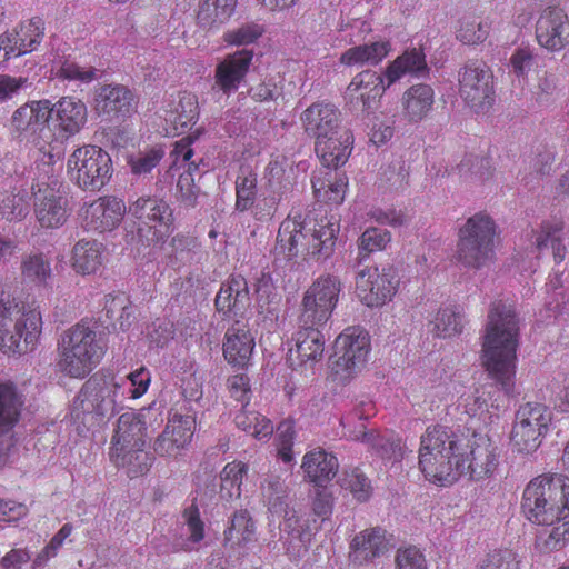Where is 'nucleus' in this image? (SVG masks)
Listing matches in <instances>:
<instances>
[{"label": "nucleus", "instance_id": "a211bd4d", "mask_svg": "<svg viewBox=\"0 0 569 569\" xmlns=\"http://www.w3.org/2000/svg\"><path fill=\"white\" fill-rule=\"evenodd\" d=\"M536 40L549 52H559L569 46V18L558 7H548L536 22Z\"/></svg>", "mask_w": 569, "mask_h": 569}, {"label": "nucleus", "instance_id": "c03bdc74", "mask_svg": "<svg viewBox=\"0 0 569 569\" xmlns=\"http://www.w3.org/2000/svg\"><path fill=\"white\" fill-rule=\"evenodd\" d=\"M461 316L456 307L439 308L432 320L429 321V331L438 338L452 337L461 331Z\"/></svg>", "mask_w": 569, "mask_h": 569}, {"label": "nucleus", "instance_id": "72a5a7b5", "mask_svg": "<svg viewBox=\"0 0 569 569\" xmlns=\"http://www.w3.org/2000/svg\"><path fill=\"white\" fill-rule=\"evenodd\" d=\"M428 72L429 68L426 61V54L421 49L413 48L405 51L388 66L385 78L387 79V87H390L405 74L423 78Z\"/></svg>", "mask_w": 569, "mask_h": 569}, {"label": "nucleus", "instance_id": "bb28decb", "mask_svg": "<svg viewBox=\"0 0 569 569\" xmlns=\"http://www.w3.org/2000/svg\"><path fill=\"white\" fill-rule=\"evenodd\" d=\"M352 134L346 129L316 140V153L327 168H338L346 163L352 149Z\"/></svg>", "mask_w": 569, "mask_h": 569}, {"label": "nucleus", "instance_id": "4d7b16f0", "mask_svg": "<svg viewBox=\"0 0 569 569\" xmlns=\"http://www.w3.org/2000/svg\"><path fill=\"white\" fill-rule=\"evenodd\" d=\"M262 495L267 499L271 512H281L287 505V486L284 481L276 475L268 476L262 483Z\"/></svg>", "mask_w": 569, "mask_h": 569}, {"label": "nucleus", "instance_id": "e433bc0d", "mask_svg": "<svg viewBox=\"0 0 569 569\" xmlns=\"http://www.w3.org/2000/svg\"><path fill=\"white\" fill-rule=\"evenodd\" d=\"M24 396L11 381L0 382V433L10 431L19 421Z\"/></svg>", "mask_w": 569, "mask_h": 569}, {"label": "nucleus", "instance_id": "0e129e2a", "mask_svg": "<svg viewBox=\"0 0 569 569\" xmlns=\"http://www.w3.org/2000/svg\"><path fill=\"white\" fill-rule=\"evenodd\" d=\"M488 37V27L475 19L463 20L457 31V39L465 44H478Z\"/></svg>", "mask_w": 569, "mask_h": 569}, {"label": "nucleus", "instance_id": "e2e57ef3", "mask_svg": "<svg viewBox=\"0 0 569 569\" xmlns=\"http://www.w3.org/2000/svg\"><path fill=\"white\" fill-rule=\"evenodd\" d=\"M198 169V164L192 162L189 164V169L181 173L178 182V200L186 207H194L198 198V190L193 184L192 171Z\"/></svg>", "mask_w": 569, "mask_h": 569}, {"label": "nucleus", "instance_id": "6e6552de", "mask_svg": "<svg viewBox=\"0 0 569 569\" xmlns=\"http://www.w3.org/2000/svg\"><path fill=\"white\" fill-rule=\"evenodd\" d=\"M126 393L123 383L116 379L91 378L82 386L73 401L76 417L86 419V416L103 419L111 417L122 408Z\"/></svg>", "mask_w": 569, "mask_h": 569}, {"label": "nucleus", "instance_id": "f8f14e48", "mask_svg": "<svg viewBox=\"0 0 569 569\" xmlns=\"http://www.w3.org/2000/svg\"><path fill=\"white\" fill-rule=\"evenodd\" d=\"M341 282L335 276L318 278L303 293L299 323L325 327L338 302Z\"/></svg>", "mask_w": 569, "mask_h": 569}, {"label": "nucleus", "instance_id": "473e14b6", "mask_svg": "<svg viewBox=\"0 0 569 569\" xmlns=\"http://www.w3.org/2000/svg\"><path fill=\"white\" fill-rule=\"evenodd\" d=\"M280 513L283 517L282 522L279 525L280 540L284 546H288V549L292 547L297 552H300L301 549L306 551L311 537L319 529V526L313 521L312 527L307 526L306 529H302L296 511L288 506L282 508Z\"/></svg>", "mask_w": 569, "mask_h": 569}, {"label": "nucleus", "instance_id": "2eb2a0df", "mask_svg": "<svg viewBox=\"0 0 569 569\" xmlns=\"http://www.w3.org/2000/svg\"><path fill=\"white\" fill-rule=\"evenodd\" d=\"M370 351V337L360 327H349L335 341L332 370L340 380L350 379L367 362Z\"/></svg>", "mask_w": 569, "mask_h": 569}, {"label": "nucleus", "instance_id": "b1692460", "mask_svg": "<svg viewBox=\"0 0 569 569\" xmlns=\"http://www.w3.org/2000/svg\"><path fill=\"white\" fill-rule=\"evenodd\" d=\"M214 303L223 316H242L251 303L247 280L240 274L231 276L222 283Z\"/></svg>", "mask_w": 569, "mask_h": 569}, {"label": "nucleus", "instance_id": "412c9836", "mask_svg": "<svg viewBox=\"0 0 569 569\" xmlns=\"http://www.w3.org/2000/svg\"><path fill=\"white\" fill-rule=\"evenodd\" d=\"M126 213V204L116 197H101L82 210L83 227L87 230L106 232L117 228Z\"/></svg>", "mask_w": 569, "mask_h": 569}, {"label": "nucleus", "instance_id": "7ed1b4c3", "mask_svg": "<svg viewBox=\"0 0 569 569\" xmlns=\"http://www.w3.org/2000/svg\"><path fill=\"white\" fill-rule=\"evenodd\" d=\"M96 325L79 322L67 329L58 342L57 367L70 378H86L103 358L108 345Z\"/></svg>", "mask_w": 569, "mask_h": 569}, {"label": "nucleus", "instance_id": "423d86ee", "mask_svg": "<svg viewBox=\"0 0 569 569\" xmlns=\"http://www.w3.org/2000/svg\"><path fill=\"white\" fill-rule=\"evenodd\" d=\"M496 223L485 213H476L459 230L458 260L469 268L480 269L495 257Z\"/></svg>", "mask_w": 569, "mask_h": 569}, {"label": "nucleus", "instance_id": "6e6d98bb", "mask_svg": "<svg viewBox=\"0 0 569 569\" xmlns=\"http://www.w3.org/2000/svg\"><path fill=\"white\" fill-rule=\"evenodd\" d=\"M477 569H525L520 556L510 549H498L488 553Z\"/></svg>", "mask_w": 569, "mask_h": 569}, {"label": "nucleus", "instance_id": "4be33fe9", "mask_svg": "<svg viewBox=\"0 0 569 569\" xmlns=\"http://www.w3.org/2000/svg\"><path fill=\"white\" fill-rule=\"evenodd\" d=\"M301 121L308 134L316 138H326L338 134L341 128V112L335 104L317 102L307 108L301 114Z\"/></svg>", "mask_w": 569, "mask_h": 569}, {"label": "nucleus", "instance_id": "dca6fc26", "mask_svg": "<svg viewBox=\"0 0 569 569\" xmlns=\"http://www.w3.org/2000/svg\"><path fill=\"white\" fill-rule=\"evenodd\" d=\"M31 189L34 197V217L39 226L43 229L61 228L70 216L69 200L62 184L53 179L38 181Z\"/></svg>", "mask_w": 569, "mask_h": 569}, {"label": "nucleus", "instance_id": "20e7f679", "mask_svg": "<svg viewBox=\"0 0 569 569\" xmlns=\"http://www.w3.org/2000/svg\"><path fill=\"white\" fill-rule=\"evenodd\" d=\"M463 437L441 425L428 427L421 436L419 467L425 477L440 486L458 479L456 460L462 448Z\"/></svg>", "mask_w": 569, "mask_h": 569}, {"label": "nucleus", "instance_id": "69168bd1", "mask_svg": "<svg viewBox=\"0 0 569 569\" xmlns=\"http://www.w3.org/2000/svg\"><path fill=\"white\" fill-rule=\"evenodd\" d=\"M99 70L90 67L83 68L76 62L64 61L59 69V76L69 81L90 83L98 78Z\"/></svg>", "mask_w": 569, "mask_h": 569}, {"label": "nucleus", "instance_id": "9d476101", "mask_svg": "<svg viewBox=\"0 0 569 569\" xmlns=\"http://www.w3.org/2000/svg\"><path fill=\"white\" fill-rule=\"evenodd\" d=\"M551 421V412L547 406L527 402L519 407L511 431L512 449L522 455L535 452L541 445Z\"/></svg>", "mask_w": 569, "mask_h": 569}, {"label": "nucleus", "instance_id": "a19ab883", "mask_svg": "<svg viewBox=\"0 0 569 569\" xmlns=\"http://www.w3.org/2000/svg\"><path fill=\"white\" fill-rule=\"evenodd\" d=\"M433 102V89L423 83L410 87L402 96L405 116L412 122H418L427 117Z\"/></svg>", "mask_w": 569, "mask_h": 569}, {"label": "nucleus", "instance_id": "c85d7f7f", "mask_svg": "<svg viewBox=\"0 0 569 569\" xmlns=\"http://www.w3.org/2000/svg\"><path fill=\"white\" fill-rule=\"evenodd\" d=\"M350 558L356 563H363L373 560L386 553L389 549V540L386 530L371 528L361 531L351 542Z\"/></svg>", "mask_w": 569, "mask_h": 569}, {"label": "nucleus", "instance_id": "ddd939ff", "mask_svg": "<svg viewBox=\"0 0 569 569\" xmlns=\"http://www.w3.org/2000/svg\"><path fill=\"white\" fill-rule=\"evenodd\" d=\"M459 94L476 113H486L495 101L493 74L482 61H468L459 71Z\"/></svg>", "mask_w": 569, "mask_h": 569}, {"label": "nucleus", "instance_id": "09e8293b", "mask_svg": "<svg viewBox=\"0 0 569 569\" xmlns=\"http://www.w3.org/2000/svg\"><path fill=\"white\" fill-rule=\"evenodd\" d=\"M226 539L238 546H244L256 539V527L247 510L233 513L231 523L226 531Z\"/></svg>", "mask_w": 569, "mask_h": 569}, {"label": "nucleus", "instance_id": "f704fd0d", "mask_svg": "<svg viewBox=\"0 0 569 569\" xmlns=\"http://www.w3.org/2000/svg\"><path fill=\"white\" fill-rule=\"evenodd\" d=\"M307 231L297 218L283 220L277 236L276 251L292 259L307 252Z\"/></svg>", "mask_w": 569, "mask_h": 569}, {"label": "nucleus", "instance_id": "bf43d9fd", "mask_svg": "<svg viewBox=\"0 0 569 569\" xmlns=\"http://www.w3.org/2000/svg\"><path fill=\"white\" fill-rule=\"evenodd\" d=\"M264 32L261 24L247 22L223 33V41L230 46H247L256 42Z\"/></svg>", "mask_w": 569, "mask_h": 569}, {"label": "nucleus", "instance_id": "7c9ffc66", "mask_svg": "<svg viewBox=\"0 0 569 569\" xmlns=\"http://www.w3.org/2000/svg\"><path fill=\"white\" fill-rule=\"evenodd\" d=\"M50 110L51 114L54 113L60 130L67 137L78 133L87 122L86 104L73 97L61 98L53 107H50Z\"/></svg>", "mask_w": 569, "mask_h": 569}, {"label": "nucleus", "instance_id": "0eeeda50", "mask_svg": "<svg viewBox=\"0 0 569 569\" xmlns=\"http://www.w3.org/2000/svg\"><path fill=\"white\" fill-rule=\"evenodd\" d=\"M112 172L110 154L92 144L76 149L67 162L70 180L84 191H99L109 182Z\"/></svg>", "mask_w": 569, "mask_h": 569}, {"label": "nucleus", "instance_id": "f03ea898", "mask_svg": "<svg viewBox=\"0 0 569 569\" xmlns=\"http://www.w3.org/2000/svg\"><path fill=\"white\" fill-rule=\"evenodd\" d=\"M519 319L512 305L491 303L482 342V363L488 376L507 395L515 387Z\"/></svg>", "mask_w": 569, "mask_h": 569}, {"label": "nucleus", "instance_id": "39448f33", "mask_svg": "<svg viewBox=\"0 0 569 569\" xmlns=\"http://www.w3.org/2000/svg\"><path fill=\"white\" fill-rule=\"evenodd\" d=\"M41 313L9 295L0 296V349L6 355L32 350L41 332Z\"/></svg>", "mask_w": 569, "mask_h": 569}, {"label": "nucleus", "instance_id": "f257e3e1", "mask_svg": "<svg viewBox=\"0 0 569 569\" xmlns=\"http://www.w3.org/2000/svg\"><path fill=\"white\" fill-rule=\"evenodd\" d=\"M521 510L526 519L551 529L536 538L542 552L561 549L569 542V478L542 475L532 479L523 490Z\"/></svg>", "mask_w": 569, "mask_h": 569}, {"label": "nucleus", "instance_id": "37998d69", "mask_svg": "<svg viewBox=\"0 0 569 569\" xmlns=\"http://www.w3.org/2000/svg\"><path fill=\"white\" fill-rule=\"evenodd\" d=\"M110 460L118 468H124L131 478L146 473L152 463V457L144 450V446L127 448L118 453H109Z\"/></svg>", "mask_w": 569, "mask_h": 569}, {"label": "nucleus", "instance_id": "13d9d810", "mask_svg": "<svg viewBox=\"0 0 569 569\" xmlns=\"http://www.w3.org/2000/svg\"><path fill=\"white\" fill-rule=\"evenodd\" d=\"M339 482L342 488L349 489L359 501H367L371 495L370 481L358 468L343 471Z\"/></svg>", "mask_w": 569, "mask_h": 569}, {"label": "nucleus", "instance_id": "5701e85b", "mask_svg": "<svg viewBox=\"0 0 569 569\" xmlns=\"http://www.w3.org/2000/svg\"><path fill=\"white\" fill-rule=\"evenodd\" d=\"M253 349L254 338L248 325L242 320H236L224 335V359L234 367L244 368L251 359Z\"/></svg>", "mask_w": 569, "mask_h": 569}, {"label": "nucleus", "instance_id": "052dcab7", "mask_svg": "<svg viewBox=\"0 0 569 569\" xmlns=\"http://www.w3.org/2000/svg\"><path fill=\"white\" fill-rule=\"evenodd\" d=\"M174 113V122L182 128H188L193 124L199 116L197 96L191 92L181 93Z\"/></svg>", "mask_w": 569, "mask_h": 569}, {"label": "nucleus", "instance_id": "864d4df0", "mask_svg": "<svg viewBox=\"0 0 569 569\" xmlns=\"http://www.w3.org/2000/svg\"><path fill=\"white\" fill-rule=\"evenodd\" d=\"M248 467L240 462L233 461L221 471V496L227 499L239 498L241 495V483L243 476L247 475Z\"/></svg>", "mask_w": 569, "mask_h": 569}, {"label": "nucleus", "instance_id": "c756f323", "mask_svg": "<svg viewBox=\"0 0 569 569\" xmlns=\"http://www.w3.org/2000/svg\"><path fill=\"white\" fill-rule=\"evenodd\" d=\"M322 328V326L299 323L295 335V348L290 349V356L296 355L300 362L319 361L323 356L326 342Z\"/></svg>", "mask_w": 569, "mask_h": 569}, {"label": "nucleus", "instance_id": "680f3d73", "mask_svg": "<svg viewBox=\"0 0 569 569\" xmlns=\"http://www.w3.org/2000/svg\"><path fill=\"white\" fill-rule=\"evenodd\" d=\"M183 519L187 527L188 539L182 545L184 550H191L192 545L199 543L204 538V522L200 518L197 506L191 505L183 512Z\"/></svg>", "mask_w": 569, "mask_h": 569}, {"label": "nucleus", "instance_id": "cd10ccee", "mask_svg": "<svg viewBox=\"0 0 569 569\" xmlns=\"http://www.w3.org/2000/svg\"><path fill=\"white\" fill-rule=\"evenodd\" d=\"M338 459L321 448L308 451L301 463L305 477L318 487H323L337 475Z\"/></svg>", "mask_w": 569, "mask_h": 569}, {"label": "nucleus", "instance_id": "338daca9", "mask_svg": "<svg viewBox=\"0 0 569 569\" xmlns=\"http://www.w3.org/2000/svg\"><path fill=\"white\" fill-rule=\"evenodd\" d=\"M559 231L560 228L558 227L552 228L550 226H545L541 234L537 238L538 249L546 248L549 244L551 246L556 262H561L565 259L566 253V249L558 236Z\"/></svg>", "mask_w": 569, "mask_h": 569}, {"label": "nucleus", "instance_id": "3c124183", "mask_svg": "<svg viewBox=\"0 0 569 569\" xmlns=\"http://www.w3.org/2000/svg\"><path fill=\"white\" fill-rule=\"evenodd\" d=\"M390 241L391 233L388 230L367 228L358 239L359 263L371 253L385 250Z\"/></svg>", "mask_w": 569, "mask_h": 569}, {"label": "nucleus", "instance_id": "f3484780", "mask_svg": "<svg viewBox=\"0 0 569 569\" xmlns=\"http://www.w3.org/2000/svg\"><path fill=\"white\" fill-rule=\"evenodd\" d=\"M398 284L399 276L393 266L369 267L357 273L356 293L366 306L380 307L391 300Z\"/></svg>", "mask_w": 569, "mask_h": 569}, {"label": "nucleus", "instance_id": "4c0bfd02", "mask_svg": "<svg viewBox=\"0 0 569 569\" xmlns=\"http://www.w3.org/2000/svg\"><path fill=\"white\" fill-rule=\"evenodd\" d=\"M238 0H203L198 10L197 22L206 30H218L233 16Z\"/></svg>", "mask_w": 569, "mask_h": 569}, {"label": "nucleus", "instance_id": "393cba45", "mask_svg": "<svg viewBox=\"0 0 569 569\" xmlns=\"http://www.w3.org/2000/svg\"><path fill=\"white\" fill-rule=\"evenodd\" d=\"M385 90L383 77L375 71L365 70L352 78L346 89V98L351 104L361 103L362 110L367 111L373 108Z\"/></svg>", "mask_w": 569, "mask_h": 569}, {"label": "nucleus", "instance_id": "c9c22d12", "mask_svg": "<svg viewBox=\"0 0 569 569\" xmlns=\"http://www.w3.org/2000/svg\"><path fill=\"white\" fill-rule=\"evenodd\" d=\"M133 101L132 92L121 84H106L97 91L96 110L108 117L129 112Z\"/></svg>", "mask_w": 569, "mask_h": 569}, {"label": "nucleus", "instance_id": "6ab92c4d", "mask_svg": "<svg viewBox=\"0 0 569 569\" xmlns=\"http://www.w3.org/2000/svg\"><path fill=\"white\" fill-rule=\"evenodd\" d=\"M151 416L152 410L150 408L142 409L139 412L127 411L122 413L118 419L109 453H118L136 446H146V425Z\"/></svg>", "mask_w": 569, "mask_h": 569}, {"label": "nucleus", "instance_id": "ea45409f", "mask_svg": "<svg viewBox=\"0 0 569 569\" xmlns=\"http://www.w3.org/2000/svg\"><path fill=\"white\" fill-rule=\"evenodd\" d=\"M103 264V246L96 240H79L72 249V267L77 273H97Z\"/></svg>", "mask_w": 569, "mask_h": 569}, {"label": "nucleus", "instance_id": "a878e982", "mask_svg": "<svg viewBox=\"0 0 569 569\" xmlns=\"http://www.w3.org/2000/svg\"><path fill=\"white\" fill-rule=\"evenodd\" d=\"M51 118L50 102L48 100L33 101L18 108L11 117L12 131L22 133L40 132L41 136L50 133L47 126Z\"/></svg>", "mask_w": 569, "mask_h": 569}, {"label": "nucleus", "instance_id": "603ef678", "mask_svg": "<svg viewBox=\"0 0 569 569\" xmlns=\"http://www.w3.org/2000/svg\"><path fill=\"white\" fill-rule=\"evenodd\" d=\"M44 23L41 18H32L26 22H22L19 29L16 31V44L20 46V52H31L41 42L43 38Z\"/></svg>", "mask_w": 569, "mask_h": 569}, {"label": "nucleus", "instance_id": "1a4fd4ad", "mask_svg": "<svg viewBox=\"0 0 569 569\" xmlns=\"http://www.w3.org/2000/svg\"><path fill=\"white\" fill-rule=\"evenodd\" d=\"M499 458V446L488 433L473 432L469 439L463 437L462 448L456 460L458 478L467 476L476 481L489 478L495 473Z\"/></svg>", "mask_w": 569, "mask_h": 569}, {"label": "nucleus", "instance_id": "5fc2aeb1", "mask_svg": "<svg viewBox=\"0 0 569 569\" xmlns=\"http://www.w3.org/2000/svg\"><path fill=\"white\" fill-rule=\"evenodd\" d=\"M166 154L164 148L154 146L152 148L141 150L137 154L128 159L130 170L136 176H146L150 173L163 159Z\"/></svg>", "mask_w": 569, "mask_h": 569}, {"label": "nucleus", "instance_id": "49530a36", "mask_svg": "<svg viewBox=\"0 0 569 569\" xmlns=\"http://www.w3.org/2000/svg\"><path fill=\"white\" fill-rule=\"evenodd\" d=\"M336 227L333 223L319 224V228L307 232V254L328 257L335 246Z\"/></svg>", "mask_w": 569, "mask_h": 569}, {"label": "nucleus", "instance_id": "79ce46f5", "mask_svg": "<svg viewBox=\"0 0 569 569\" xmlns=\"http://www.w3.org/2000/svg\"><path fill=\"white\" fill-rule=\"evenodd\" d=\"M388 51L389 46L386 42L360 44L346 50L340 57V62L349 67L376 66L388 54Z\"/></svg>", "mask_w": 569, "mask_h": 569}, {"label": "nucleus", "instance_id": "8fccbe9b", "mask_svg": "<svg viewBox=\"0 0 569 569\" xmlns=\"http://www.w3.org/2000/svg\"><path fill=\"white\" fill-rule=\"evenodd\" d=\"M236 426L256 439H268L273 432L272 422L256 411L241 410L234 417Z\"/></svg>", "mask_w": 569, "mask_h": 569}, {"label": "nucleus", "instance_id": "de8ad7c7", "mask_svg": "<svg viewBox=\"0 0 569 569\" xmlns=\"http://www.w3.org/2000/svg\"><path fill=\"white\" fill-rule=\"evenodd\" d=\"M258 178L254 172L242 169L236 180V203L234 209L239 212H246L253 207L257 198Z\"/></svg>", "mask_w": 569, "mask_h": 569}, {"label": "nucleus", "instance_id": "774afa93", "mask_svg": "<svg viewBox=\"0 0 569 569\" xmlns=\"http://www.w3.org/2000/svg\"><path fill=\"white\" fill-rule=\"evenodd\" d=\"M396 563L398 569H427L425 556L416 547L398 550Z\"/></svg>", "mask_w": 569, "mask_h": 569}, {"label": "nucleus", "instance_id": "58836bf2", "mask_svg": "<svg viewBox=\"0 0 569 569\" xmlns=\"http://www.w3.org/2000/svg\"><path fill=\"white\" fill-rule=\"evenodd\" d=\"M20 272L26 283L36 287H47L53 277L51 259L48 254L40 251L23 254Z\"/></svg>", "mask_w": 569, "mask_h": 569}, {"label": "nucleus", "instance_id": "2f4dec72", "mask_svg": "<svg viewBox=\"0 0 569 569\" xmlns=\"http://www.w3.org/2000/svg\"><path fill=\"white\" fill-rule=\"evenodd\" d=\"M350 437L368 446L376 455L383 460L398 461L402 459V447L400 439L395 436H382L375 429L367 430L363 425L356 428Z\"/></svg>", "mask_w": 569, "mask_h": 569}, {"label": "nucleus", "instance_id": "a18cd8bd", "mask_svg": "<svg viewBox=\"0 0 569 569\" xmlns=\"http://www.w3.org/2000/svg\"><path fill=\"white\" fill-rule=\"evenodd\" d=\"M30 212L29 193L24 189H14L3 194L0 214L9 222L22 221Z\"/></svg>", "mask_w": 569, "mask_h": 569}, {"label": "nucleus", "instance_id": "9b49d317", "mask_svg": "<svg viewBox=\"0 0 569 569\" xmlns=\"http://www.w3.org/2000/svg\"><path fill=\"white\" fill-rule=\"evenodd\" d=\"M129 213L137 220L138 233L146 242H159L173 230V211L157 197H140L129 207Z\"/></svg>", "mask_w": 569, "mask_h": 569}, {"label": "nucleus", "instance_id": "4468645a", "mask_svg": "<svg viewBox=\"0 0 569 569\" xmlns=\"http://www.w3.org/2000/svg\"><path fill=\"white\" fill-rule=\"evenodd\" d=\"M196 412L187 400L171 410L163 431L154 439L153 450L160 457L177 458L191 442Z\"/></svg>", "mask_w": 569, "mask_h": 569}, {"label": "nucleus", "instance_id": "aec40b11", "mask_svg": "<svg viewBox=\"0 0 569 569\" xmlns=\"http://www.w3.org/2000/svg\"><path fill=\"white\" fill-rule=\"evenodd\" d=\"M253 58V51L249 49L238 50L227 54L214 69V83L212 89H218L226 96L234 93L249 72Z\"/></svg>", "mask_w": 569, "mask_h": 569}]
</instances>
